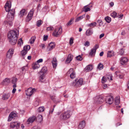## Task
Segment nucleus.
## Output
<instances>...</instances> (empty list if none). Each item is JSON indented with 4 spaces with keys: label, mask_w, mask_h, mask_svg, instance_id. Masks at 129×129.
Returning <instances> with one entry per match:
<instances>
[{
    "label": "nucleus",
    "mask_w": 129,
    "mask_h": 129,
    "mask_svg": "<svg viewBox=\"0 0 129 129\" xmlns=\"http://www.w3.org/2000/svg\"><path fill=\"white\" fill-rule=\"evenodd\" d=\"M109 5L111 7H112L114 5V3L113 2H111L109 3Z\"/></svg>",
    "instance_id": "nucleus-64"
},
{
    "label": "nucleus",
    "mask_w": 129,
    "mask_h": 129,
    "mask_svg": "<svg viewBox=\"0 0 129 129\" xmlns=\"http://www.w3.org/2000/svg\"><path fill=\"white\" fill-rule=\"evenodd\" d=\"M28 68V67L27 66H24L22 67L21 69L22 71H24L25 70H27Z\"/></svg>",
    "instance_id": "nucleus-49"
},
{
    "label": "nucleus",
    "mask_w": 129,
    "mask_h": 129,
    "mask_svg": "<svg viewBox=\"0 0 129 129\" xmlns=\"http://www.w3.org/2000/svg\"><path fill=\"white\" fill-rule=\"evenodd\" d=\"M105 100L107 103L109 105L111 104L113 102V97L109 95L106 97Z\"/></svg>",
    "instance_id": "nucleus-7"
},
{
    "label": "nucleus",
    "mask_w": 129,
    "mask_h": 129,
    "mask_svg": "<svg viewBox=\"0 0 129 129\" xmlns=\"http://www.w3.org/2000/svg\"><path fill=\"white\" fill-rule=\"evenodd\" d=\"M104 100L103 97H97L96 98V99L94 101L95 104H99L102 103L104 102Z\"/></svg>",
    "instance_id": "nucleus-9"
},
{
    "label": "nucleus",
    "mask_w": 129,
    "mask_h": 129,
    "mask_svg": "<svg viewBox=\"0 0 129 129\" xmlns=\"http://www.w3.org/2000/svg\"><path fill=\"white\" fill-rule=\"evenodd\" d=\"M16 90V89L15 88H13L12 91V93H15Z\"/></svg>",
    "instance_id": "nucleus-62"
},
{
    "label": "nucleus",
    "mask_w": 129,
    "mask_h": 129,
    "mask_svg": "<svg viewBox=\"0 0 129 129\" xmlns=\"http://www.w3.org/2000/svg\"><path fill=\"white\" fill-rule=\"evenodd\" d=\"M16 114L13 112H11L9 115L8 121H11L13 118L16 117Z\"/></svg>",
    "instance_id": "nucleus-16"
},
{
    "label": "nucleus",
    "mask_w": 129,
    "mask_h": 129,
    "mask_svg": "<svg viewBox=\"0 0 129 129\" xmlns=\"http://www.w3.org/2000/svg\"><path fill=\"white\" fill-rule=\"evenodd\" d=\"M25 10L24 9H22L20 11L19 14L20 15V16H22L23 15H25Z\"/></svg>",
    "instance_id": "nucleus-32"
},
{
    "label": "nucleus",
    "mask_w": 129,
    "mask_h": 129,
    "mask_svg": "<svg viewBox=\"0 0 129 129\" xmlns=\"http://www.w3.org/2000/svg\"><path fill=\"white\" fill-rule=\"evenodd\" d=\"M40 47L42 48H43L45 47V45L44 44H42L40 45Z\"/></svg>",
    "instance_id": "nucleus-60"
},
{
    "label": "nucleus",
    "mask_w": 129,
    "mask_h": 129,
    "mask_svg": "<svg viewBox=\"0 0 129 129\" xmlns=\"http://www.w3.org/2000/svg\"><path fill=\"white\" fill-rule=\"evenodd\" d=\"M11 2L8 1L7 2L4 6L6 12H8L7 20L5 21L4 22L11 26L12 24V21L13 19L14 15L15 13L14 9H11Z\"/></svg>",
    "instance_id": "nucleus-1"
},
{
    "label": "nucleus",
    "mask_w": 129,
    "mask_h": 129,
    "mask_svg": "<svg viewBox=\"0 0 129 129\" xmlns=\"http://www.w3.org/2000/svg\"><path fill=\"white\" fill-rule=\"evenodd\" d=\"M73 21V19L72 18L67 23L68 25H69L72 24L71 22Z\"/></svg>",
    "instance_id": "nucleus-54"
},
{
    "label": "nucleus",
    "mask_w": 129,
    "mask_h": 129,
    "mask_svg": "<svg viewBox=\"0 0 129 129\" xmlns=\"http://www.w3.org/2000/svg\"><path fill=\"white\" fill-rule=\"evenodd\" d=\"M45 110V108L44 107H40L38 109V111L39 112L43 111Z\"/></svg>",
    "instance_id": "nucleus-37"
},
{
    "label": "nucleus",
    "mask_w": 129,
    "mask_h": 129,
    "mask_svg": "<svg viewBox=\"0 0 129 129\" xmlns=\"http://www.w3.org/2000/svg\"><path fill=\"white\" fill-rule=\"evenodd\" d=\"M70 116V113L68 111L61 114L59 117V119L60 120H65L69 118Z\"/></svg>",
    "instance_id": "nucleus-3"
},
{
    "label": "nucleus",
    "mask_w": 129,
    "mask_h": 129,
    "mask_svg": "<svg viewBox=\"0 0 129 129\" xmlns=\"http://www.w3.org/2000/svg\"><path fill=\"white\" fill-rule=\"evenodd\" d=\"M119 76V78L120 79L123 78L124 76V75H122L119 74V75H118L117 76Z\"/></svg>",
    "instance_id": "nucleus-57"
},
{
    "label": "nucleus",
    "mask_w": 129,
    "mask_h": 129,
    "mask_svg": "<svg viewBox=\"0 0 129 129\" xmlns=\"http://www.w3.org/2000/svg\"><path fill=\"white\" fill-rule=\"evenodd\" d=\"M36 91V90L35 89L32 88L31 87L29 88L26 91L25 93L27 95L30 96L33 94L35 93Z\"/></svg>",
    "instance_id": "nucleus-6"
},
{
    "label": "nucleus",
    "mask_w": 129,
    "mask_h": 129,
    "mask_svg": "<svg viewBox=\"0 0 129 129\" xmlns=\"http://www.w3.org/2000/svg\"><path fill=\"white\" fill-rule=\"evenodd\" d=\"M124 52V49H121L119 51V53L120 55H121L123 54Z\"/></svg>",
    "instance_id": "nucleus-47"
},
{
    "label": "nucleus",
    "mask_w": 129,
    "mask_h": 129,
    "mask_svg": "<svg viewBox=\"0 0 129 129\" xmlns=\"http://www.w3.org/2000/svg\"><path fill=\"white\" fill-rule=\"evenodd\" d=\"M20 123L17 122H12L10 123V127L12 128L16 127L17 129H18L20 127Z\"/></svg>",
    "instance_id": "nucleus-12"
},
{
    "label": "nucleus",
    "mask_w": 129,
    "mask_h": 129,
    "mask_svg": "<svg viewBox=\"0 0 129 129\" xmlns=\"http://www.w3.org/2000/svg\"><path fill=\"white\" fill-rule=\"evenodd\" d=\"M85 16V14H84L82 16L77 18L75 20V22H77L82 20Z\"/></svg>",
    "instance_id": "nucleus-30"
},
{
    "label": "nucleus",
    "mask_w": 129,
    "mask_h": 129,
    "mask_svg": "<svg viewBox=\"0 0 129 129\" xmlns=\"http://www.w3.org/2000/svg\"><path fill=\"white\" fill-rule=\"evenodd\" d=\"M52 63L53 64V68H55L57 65V62L54 63L52 62Z\"/></svg>",
    "instance_id": "nucleus-51"
},
{
    "label": "nucleus",
    "mask_w": 129,
    "mask_h": 129,
    "mask_svg": "<svg viewBox=\"0 0 129 129\" xmlns=\"http://www.w3.org/2000/svg\"><path fill=\"white\" fill-rule=\"evenodd\" d=\"M55 96H51V99L54 102H55Z\"/></svg>",
    "instance_id": "nucleus-53"
},
{
    "label": "nucleus",
    "mask_w": 129,
    "mask_h": 129,
    "mask_svg": "<svg viewBox=\"0 0 129 129\" xmlns=\"http://www.w3.org/2000/svg\"><path fill=\"white\" fill-rule=\"evenodd\" d=\"M93 33V31L92 29L90 28L88 29L86 32V35L88 36L91 35Z\"/></svg>",
    "instance_id": "nucleus-20"
},
{
    "label": "nucleus",
    "mask_w": 129,
    "mask_h": 129,
    "mask_svg": "<svg viewBox=\"0 0 129 129\" xmlns=\"http://www.w3.org/2000/svg\"><path fill=\"white\" fill-rule=\"evenodd\" d=\"M10 96V94H3L2 96V99L4 100H7Z\"/></svg>",
    "instance_id": "nucleus-28"
},
{
    "label": "nucleus",
    "mask_w": 129,
    "mask_h": 129,
    "mask_svg": "<svg viewBox=\"0 0 129 129\" xmlns=\"http://www.w3.org/2000/svg\"><path fill=\"white\" fill-rule=\"evenodd\" d=\"M47 73V69L46 67H44L42 69L40 73L45 75Z\"/></svg>",
    "instance_id": "nucleus-18"
},
{
    "label": "nucleus",
    "mask_w": 129,
    "mask_h": 129,
    "mask_svg": "<svg viewBox=\"0 0 129 129\" xmlns=\"http://www.w3.org/2000/svg\"><path fill=\"white\" fill-rule=\"evenodd\" d=\"M103 64L101 63H99L98 66V68L99 70H102L103 68Z\"/></svg>",
    "instance_id": "nucleus-33"
},
{
    "label": "nucleus",
    "mask_w": 129,
    "mask_h": 129,
    "mask_svg": "<svg viewBox=\"0 0 129 129\" xmlns=\"http://www.w3.org/2000/svg\"><path fill=\"white\" fill-rule=\"evenodd\" d=\"M96 22L88 24V26L90 27H94L96 26Z\"/></svg>",
    "instance_id": "nucleus-34"
},
{
    "label": "nucleus",
    "mask_w": 129,
    "mask_h": 129,
    "mask_svg": "<svg viewBox=\"0 0 129 129\" xmlns=\"http://www.w3.org/2000/svg\"><path fill=\"white\" fill-rule=\"evenodd\" d=\"M104 35V33H103L101 35H100V36L99 38L100 39L101 38H102L103 37Z\"/></svg>",
    "instance_id": "nucleus-59"
},
{
    "label": "nucleus",
    "mask_w": 129,
    "mask_h": 129,
    "mask_svg": "<svg viewBox=\"0 0 129 129\" xmlns=\"http://www.w3.org/2000/svg\"><path fill=\"white\" fill-rule=\"evenodd\" d=\"M38 121L40 122H41L43 119L42 116L41 115H38Z\"/></svg>",
    "instance_id": "nucleus-38"
},
{
    "label": "nucleus",
    "mask_w": 129,
    "mask_h": 129,
    "mask_svg": "<svg viewBox=\"0 0 129 129\" xmlns=\"http://www.w3.org/2000/svg\"><path fill=\"white\" fill-rule=\"evenodd\" d=\"M67 75L69 76L70 75V78H73V69H70L67 73Z\"/></svg>",
    "instance_id": "nucleus-23"
},
{
    "label": "nucleus",
    "mask_w": 129,
    "mask_h": 129,
    "mask_svg": "<svg viewBox=\"0 0 129 129\" xmlns=\"http://www.w3.org/2000/svg\"><path fill=\"white\" fill-rule=\"evenodd\" d=\"M92 5H88L84 6L83 8V11L85 12L90 11V8L92 7Z\"/></svg>",
    "instance_id": "nucleus-17"
},
{
    "label": "nucleus",
    "mask_w": 129,
    "mask_h": 129,
    "mask_svg": "<svg viewBox=\"0 0 129 129\" xmlns=\"http://www.w3.org/2000/svg\"><path fill=\"white\" fill-rule=\"evenodd\" d=\"M113 55V52L111 51H109L107 53V56L108 57H111Z\"/></svg>",
    "instance_id": "nucleus-31"
},
{
    "label": "nucleus",
    "mask_w": 129,
    "mask_h": 129,
    "mask_svg": "<svg viewBox=\"0 0 129 129\" xmlns=\"http://www.w3.org/2000/svg\"><path fill=\"white\" fill-rule=\"evenodd\" d=\"M123 15L122 14H120L119 15V18L122 19V18L123 17Z\"/></svg>",
    "instance_id": "nucleus-61"
},
{
    "label": "nucleus",
    "mask_w": 129,
    "mask_h": 129,
    "mask_svg": "<svg viewBox=\"0 0 129 129\" xmlns=\"http://www.w3.org/2000/svg\"><path fill=\"white\" fill-rule=\"evenodd\" d=\"M128 59L126 57L122 58L120 59V61L121 64H123L125 63L127 61Z\"/></svg>",
    "instance_id": "nucleus-24"
},
{
    "label": "nucleus",
    "mask_w": 129,
    "mask_h": 129,
    "mask_svg": "<svg viewBox=\"0 0 129 129\" xmlns=\"http://www.w3.org/2000/svg\"><path fill=\"white\" fill-rule=\"evenodd\" d=\"M105 19L108 23H110L111 21V18L108 16H107L105 17Z\"/></svg>",
    "instance_id": "nucleus-36"
},
{
    "label": "nucleus",
    "mask_w": 129,
    "mask_h": 129,
    "mask_svg": "<svg viewBox=\"0 0 129 129\" xmlns=\"http://www.w3.org/2000/svg\"><path fill=\"white\" fill-rule=\"evenodd\" d=\"M117 15V13L115 12H113V13L111 14V16L114 18L116 17Z\"/></svg>",
    "instance_id": "nucleus-42"
},
{
    "label": "nucleus",
    "mask_w": 129,
    "mask_h": 129,
    "mask_svg": "<svg viewBox=\"0 0 129 129\" xmlns=\"http://www.w3.org/2000/svg\"><path fill=\"white\" fill-rule=\"evenodd\" d=\"M33 67L34 69H37L40 67V65L38 63L36 62L33 64Z\"/></svg>",
    "instance_id": "nucleus-29"
},
{
    "label": "nucleus",
    "mask_w": 129,
    "mask_h": 129,
    "mask_svg": "<svg viewBox=\"0 0 129 129\" xmlns=\"http://www.w3.org/2000/svg\"><path fill=\"white\" fill-rule=\"evenodd\" d=\"M17 81V79L15 78H13L12 80V82L13 84L16 83Z\"/></svg>",
    "instance_id": "nucleus-45"
},
{
    "label": "nucleus",
    "mask_w": 129,
    "mask_h": 129,
    "mask_svg": "<svg viewBox=\"0 0 129 129\" xmlns=\"http://www.w3.org/2000/svg\"><path fill=\"white\" fill-rule=\"evenodd\" d=\"M14 50L13 49H10L7 53L6 58L9 59L11 58L14 53Z\"/></svg>",
    "instance_id": "nucleus-8"
},
{
    "label": "nucleus",
    "mask_w": 129,
    "mask_h": 129,
    "mask_svg": "<svg viewBox=\"0 0 129 129\" xmlns=\"http://www.w3.org/2000/svg\"><path fill=\"white\" fill-rule=\"evenodd\" d=\"M36 37H32L31 39L30 40V42L31 44L35 42V39Z\"/></svg>",
    "instance_id": "nucleus-35"
},
{
    "label": "nucleus",
    "mask_w": 129,
    "mask_h": 129,
    "mask_svg": "<svg viewBox=\"0 0 129 129\" xmlns=\"http://www.w3.org/2000/svg\"><path fill=\"white\" fill-rule=\"evenodd\" d=\"M85 122L84 121H83L80 122L78 126L79 129H83L85 126Z\"/></svg>",
    "instance_id": "nucleus-15"
},
{
    "label": "nucleus",
    "mask_w": 129,
    "mask_h": 129,
    "mask_svg": "<svg viewBox=\"0 0 129 129\" xmlns=\"http://www.w3.org/2000/svg\"><path fill=\"white\" fill-rule=\"evenodd\" d=\"M18 34L19 31L17 29L11 30L8 34L9 41L12 45H14L16 43Z\"/></svg>",
    "instance_id": "nucleus-2"
},
{
    "label": "nucleus",
    "mask_w": 129,
    "mask_h": 129,
    "mask_svg": "<svg viewBox=\"0 0 129 129\" xmlns=\"http://www.w3.org/2000/svg\"><path fill=\"white\" fill-rule=\"evenodd\" d=\"M42 23V21L41 20H38L37 23V26L38 27L40 26L41 25Z\"/></svg>",
    "instance_id": "nucleus-43"
},
{
    "label": "nucleus",
    "mask_w": 129,
    "mask_h": 129,
    "mask_svg": "<svg viewBox=\"0 0 129 129\" xmlns=\"http://www.w3.org/2000/svg\"><path fill=\"white\" fill-rule=\"evenodd\" d=\"M72 55L71 54H69L67 58L66 61V63H68L70 62L72 59Z\"/></svg>",
    "instance_id": "nucleus-21"
},
{
    "label": "nucleus",
    "mask_w": 129,
    "mask_h": 129,
    "mask_svg": "<svg viewBox=\"0 0 129 129\" xmlns=\"http://www.w3.org/2000/svg\"><path fill=\"white\" fill-rule=\"evenodd\" d=\"M23 42L22 41V39L20 38L19 39L18 42V45L19 46H20L21 44H23Z\"/></svg>",
    "instance_id": "nucleus-40"
},
{
    "label": "nucleus",
    "mask_w": 129,
    "mask_h": 129,
    "mask_svg": "<svg viewBox=\"0 0 129 129\" xmlns=\"http://www.w3.org/2000/svg\"><path fill=\"white\" fill-rule=\"evenodd\" d=\"M34 11V10L32 9L28 13L26 19V21H30L32 18V17L33 16V14Z\"/></svg>",
    "instance_id": "nucleus-10"
},
{
    "label": "nucleus",
    "mask_w": 129,
    "mask_h": 129,
    "mask_svg": "<svg viewBox=\"0 0 129 129\" xmlns=\"http://www.w3.org/2000/svg\"><path fill=\"white\" fill-rule=\"evenodd\" d=\"M90 45L88 41H87L84 43V45L85 46L88 47Z\"/></svg>",
    "instance_id": "nucleus-50"
},
{
    "label": "nucleus",
    "mask_w": 129,
    "mask_h": 129,
    "mask_svg": "<svg viewBox=\"0 0 129 129\" xmlns=\"http://www.w3.org/2000/svg\"><path fill=\"white\" fill-rule=\"evenodd\" d=\"M36 117L35 116H33L30 117L27 120V123L29 124L34 122L36 119Z\"/></svg>",
    "instance_id": "nucleus-14"
},
{
    "label": "nucleus",
    "mask_w": 129,
    "mask_h": 129,
    "mask_svg": "<svg viewBox=\"0 0 129 129\" xmlns=\"http://www.w3.org/2000/svg\"><path fill=\"white\" fill-rule=\"evenodd\" d=\"M70 44L71 45L73 43V38H71L69 42Z\"/></svg>",
    "instance_id": "nucleus-58"
},
{
    "label": "nucleus",
    "mask_w": 129,
    "mask_h": 129,
    "mask_svg": "<svg viewBox=\"0 0 129 129\" xmlns=\"http://www.w3.org/2000/svg\"><path fill=\"white\" fill-rule=\"evenodd\" d=\"M107 80L106 79L105 77H103L102 79V83H105Z\"/></svg>",
    "instance_id": "nucleus-44"
},
{
    "label": "nucleus",
    "mask_w": 129,
    "mask_h": 129,
    "mask_svg": "<svg viewBox=\"0 0 129 129\" xmlns=\"http://www.w3.org/2000/svg\"><path fill=\"white\" fill-rule=\"evenodd\" d=\"M55 46V44L54 43L51 42L50 43L48 46L47 48V50L48 51H51Z\"/></svg>",
    "instance_id": "nucleus-13"
},
{
    "label": "nucleus",
    "mask_w": 129,
    "mask_h": 129,
    "mask_svg": "<svg viewBox=\"0 0 129 129\" xmlns=\"http://www.w3.org/2000/svg\"><path fill=\"white\" fill-rule=\"evenodd\" d=\"M57 60L56 59V58L54 57L53 58V61H52V62H57Z\"/></svg>",
    "instance_id": "nucleus-55"
},
{
    "label": "nucleus",
    "mask_w": 129,
    "mask_h": 129,
    "mask_svg": "<svg viewBox=\"0 0 129 129\" xmlns=\"http://www.w3.org/2000/svg\"><path fill=\"white\" fill-rule=\"evenodd\" d=\"M39 74L40 75L39 77V82H43V80L44 79L45 75L40 73Z\"/></svg>",
    "instance_id": "nucleus-22"
},
{
    "label": "nucleus",
    "mask_w": 129,
    "mask_h": 129,
    "mask_svg": "<svg viewBox=\"0 0 129 129\" xmlns=\"http://www.w3.org/2000/svg\"><path fill=\"white\" fill-rule=\"evenodd\" d=\"M105 77L107 80L110 81V80H112V76L111 74H108Z\"/></svg>",
    "instance_id": "nucleus-25"
},
{
    "label": "nucleus",
    "mask_w": 129,
    "mask_h": 129,
    "mask_svg": "<svg viewBox=\"0 0 129 129\" xmlns=\"http://www.w3.org/2000/svg\"><path fill=\"white\" fill-rule=\"evenodd\" d=\"M10 82V79L9 78H7L4 80L2 82V83L3 85H7Z\"/></svg>",
    "instance_id": "nucleus-19"
},
{
    "label": "nucleus",
    "mask_w": 129,
    "mask_h": 129,
    "mask_svg": "<svg viewBox=\"0 0 129 129\" xmlns=\"http://www.w3.org/2000/svg\"><path fill=\"white\" fill-rule=\"evenodd\" d=\"M76 58L77 60L80 61L82 60L83 59L82 57L80 55H79L77 56Z\"/></svg>",
    "instance_id": "nucleus-46"
},
{
    "label": "nucleus",
    "mask_w": 129,
    "mask_h": 129,
    "mask_svg": "<svg viewBox=\"0 0 129 129\" xmlns=\"http://www.w3.org/2000/svg\"><path fill=\"white\" fill-rule=\"evenodd\" d=\"M115 103L116 105H118L120 103V98L118 96H116L114 100Z\"/></svg>",
    "instance_id": "nucleus-27"
},
{
    "label": "nucleus",
    "mask_w": 129,
    "mask_h": 129,
    "mask_svg": "<svg viewBox=\"0 0 129 129\" xmlns=\"http://www.w3.org/2000/svg\"><path fill=\"white\" fill-rule=\"evenodd\" d=\"M99 47V46L98 45H96L92 49L91 52H89V54L91 56H94L96 49Z\"/></svg>",
    "instance_id": "nucleus-11"
},
{
    "label": "nucleus",
    "mask_w": 129,
    "mask_h": 129,
    "mask_svg": "<svg viewBox=\"0 0 129 129\" xmlns=\"http://www.w3.org/2000/svg\"><path fill=\"white\" fill-rule=\"evenodd\" d=\"M30 47L29 46L27 45L24 47L23 49L28 51L30 49Z\"/></svg>",
    "instance_id": "nucleus-39"
},
{
    "label": "nucleus",
    "mask_w": 129,
    "mask_h": 129,
    "mask_svg": "<svg viewBox=\"0 0 129 129\" xmlns=\"http://www.w3.org/2000/svg\"><path fill=\"white\" fill-rule=\"evenodd\" d=\"M43 61V59H40L37 61V62L38 63L41 62H42Z\"/></svg>",
    "instance_id": "nucleus-56"
},
{
    "label": "nucleus",
    "mask_w": 129,
    "mask_h": 129,
    "mask_svg": "<svg viewBox=\"0 0 129 129\" xmlns=\"http://www.w3.org/2000/svg\"><path fill=\"white\" fill-rule=\"evenodd\" d=\"M53 29V27H49L47 28V30L49 31H51Z\"/></svg>",
    "instance_id": "nucleus-48"
},
{
    "label": "nucleus",
    "mask_w": 129,
    "mask_h": 129,
    "mask_svg": "<svg viewBox=\"0 0 129 129\" xmlns=\"http://www.w3.org/2000/svg\"><path fill=\"white\" fill-rule=\"evenodd\" d=\"M86 18H87L88 20L90 18V16L88 15H86Z\"/></svg>",
    "instance_id": "nucleus-63"
},
{
    "label": "nucleus",
    "mask_w": 129,
    "mask_h": 129,
    "mask_svg": "<svg viewBox=\"0 0 129 129\" xmlns=\"http://www.w3.org/2000/svg\"><path fill=\"white\" fill-rule=\"evenodd\" d=\"M92 66L91 65H89L87 66L85 68V71L86 72L88 71H91L92 69Z\"/></svg>",
    "instance_id": "nucleus-26"
},
{
    "label": "nucleus",
    "mask_w": 129,
    "mask_h": 129,
    "mask_svg": "<svg viewBox=\"0 0 129 129\" xmlns=\"http://www.w3.org/2000/svg\"><path fill=\"white\" fill-rule=\"evenodd\" d=\"M27 51L25 50L24 49L21 51V54L23 57H24V56L27 53Z\"/></svg>",
    "instance_id": "nucleus-41"
},
{
    "label": "nucleus",
    "mask_w": 129,
    "mask_h": 129,
    "mask_svg": "<svg viewBox=\"0 0 129 129\" xmlns=\"http://www.w3.org/2000/svg\"><path fill=\"white\" fill-rule=\"evenodd\" d=\"M62 32V29L61 27L56 28L55 29L52 35L55 37H57L60 35Z\"/></svg>",
    "instance_id": "nucleus-5"
},
{
    "label": "nucleus",
    "mask_w": 129,
    "mask_h": 129,
    "mask_svg": "<svg viewBox=\"0 0 129 129\" xmlns=\"http://www.w3.org/2000/svg\"><path fill=\"white\" fill-rule=\"evenodd\" d=\"M83 79L82 78H80L78 80L76 79L75 80V84L74 86L76 87H80L83 84Z\"/></svg>",
    "instance_id": "nucleus-4"
},
{
    "label": "nucleus",
    "mask_w": 129,
    "mask_h": 129,
    "mask_svg": "<svg viewBox=\"0 0 129 129\" xmlns=\"http://www.w3.org/2000/svg\"><path fill=\"white\" fill-rule=\"evenodd\" d=\"M48 38V36L47 35H44V37L43 40L44 41H46Z\"/></svg>",
    "instance_id": "nucleus-52"
}]
</instances>
